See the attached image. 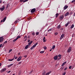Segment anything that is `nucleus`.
<instances>
[{"label":"nucleus","mask_w":75,"mask_h":75,"mask_svg":"<svg viewBox=\"0 0 75 75\" xmlns=\"http://www.w3.org/2000/svg\"><path fill=\"white\" fill-rule=\"evenodd\" d=\"M64 18V16L63 15H62L59 17V20H63Z\"/></svg>","instance_id":"obj_1"},{"label":"nucleus","mask_w":75,"mask_h":75,"mask_svg":"<svg viewBox=\"0 0 75 75\" xmlns=\"http://www.w3.org/2000/svg\"><path fill=\"white\" fill-rule=\"evenodd\" d=\"M71 50L72 47H70L67 50V52L69 53L71 52Z\"/></svg>","instance_id":"obj_2"},{"label":"nucleus","mask_w":75,"mask_h":75,"mask_svg":"<svg viewBox=\"0 0 75 75\" xmlns=\"http://www.w3.org/2000/svg\"><path fill=\"white\" fill-rule=\"evenodd\" d=\"M6 68H4L2 69L1 71V73H3V72H4V71H6Z\"/></svg>","instance_id":"obj_3"},{"label":"nucleus","mask_w":75,"mask_h":75,"mask_svg":"<svg viewBox=\"0 0 75 75\" xmlns=\"http://www.w3.org/2000/svg\"><path fill=\"white\" fill-rule=\"evenodd\" d=\"M4 40V38L3 37H1L0 38V42H3Z\"/></svg>","instance_id":"obj_4"},{"label":"nucleus","mask_w":75,"mask_h":75,"mask_svg":"<svg viewBox=\"0 0 75 75\" xmlns=\"http://www.w3.org/2000/svg\"><path fill=\"white\" fill-rule=\"evenodd\" d=\"M64 36H65V35H64V34H62L61 35V37L60 38V40H62V38H63L64 37Z\"/></svg>","instance_id":"obj_5"},{"label":"nucleus","mask_w":75,"mask_h":75,"mask_svg":"<svg viewBox=\"0 0 75 75\" xmlns=\"http://www.w3.org/2000/svg\"><path fill=\"white\" fill-rule=\"evenodd\" d=\"M0 8L1 11H3V10L5 9V7L4 6H3L2 7Z\"/></svg>","instance_id":"obj_6"},{"label":"nucleus","mask_w":75,"mask_h":75,"mask_svg":"<svg viewBox=\"0 0 75 75\" xmlns=\"http://www.w3.org/2000/svg\"><path fill=\"white\" fill-rule=\"evenodd\" d=\"M22 58V57L21 56H20L18 59H17V61H20V60H21V58Z\"/></svg>","instance_id":"obj_7"},{"label":"nucleus","mask_w":75,"mask_h":75,"mask_svg":"<svg viewBox=\"0 0 75 75\" xmlns=\"http://www.w3.org/2000/svg\"><path fill=\"white\" fill-rule=\"evenodd\" d=\"M57 58L58 59H60L61 58V55L59 54L57 57Z\"/></svg>","instance_id":"obj_8"},{"label":"nucleus","mask_w":75,"mask_h":75,"mask_svg":"<svg viewBox=\"0 0 75 75\" xmlns=\"http://www.w3.org/2000/svg\"><path fill=\"white\" fill-rule=\"evenodd\" d=\"M69 14V13L67 12L65 14L64 16L65 17H66V16H68Z\"/></svg>","instance_id":"obj_9"},{"label":"nucleus","mask_w":75,"mask_h":75,"mask_svg":"<svg viewBox=\"0 0 75 75\" xmlns=\"http://www.w3.org/2000/svg\"><path fill=\"white\" fill-rule=\"evenodd\" d=\"M35 8L33 9L31 11V13H34V12H35Z\"/></svg>","instance_id":"obj_10"},{"label":"nucleus","mask_w":75,"mask_h":75,"mask_svg":"<svg viewBox=\"0 0 75 75\" xmlns=\"http://www.w3.org/2000/svg\"><path fill=\"white\" fill-rule=\"evenodd\" d=\"M68 7V6H67L66 5L65 6L64 8V10H66L67 8Z\"/></svg>","instance_id":"obj_11"},{"label":"nucleus","mask_w":75,"mask_h":75,"mask_svg":"<svg viewBox=\"0 0 75 75\" xmlns=\"http://www.w3.org/2000/svg\"><path fill=\"white\" fill-rule=\"evenodd\" d=\"M57 58H58V56H57V55H56L54 57V60H57Z\"/></svg>","instance_id":"obj_12"},{"label":"nucleus","mask_w":75,"mask_h":75,"mask_svg":"<svg viewBox=\"0 0 75 75\" xmlns=\"http://www.w3.org/2000/svg\"><path fill=\"white\" fill-rule=\"evenodd\" d=\"M12 65H13V64H12L10 65H8V68H10V67H11V66H12Z\"/></svg>","instance_id":"obj_13"},{"label":"nucleus","mask_w":75,"mask_h":75,"mask_svg":"<svg viewBox=\"0 0 75 75\" xmlns=\"http://www.w3.org/2000/svg\"><path fill=\"white\" fill-rule=\"evenodd\" d=\"M43 42H46V41H47V40L45 39V37H44L43 39Z\"/></svg>","instance_id":"obj_14"},{"label":"nucleus","mask_w":75,"mask_h":75,"mask_svg":"<svg viewBox=\"0 0 75 75\" xmlns=\"http://www.w3.org/2000/svg\"><path fill=\"white\" fill-rule=\"evenodd\" d=\"M61 28V25H59L57 27V29H59Z\"/></svg>","instance_id":"obj_15"},{"label":"nucleus","mask_w":75,"mask_h":75,"mask_svg":"<svg viewBox=\"0 0 75 75\" xmlns=\"http://www.w3.org/2000/svg\"><path fill=\"white\" fill-rule=\"evenodd\" d=\"M38 44V43H36L33 45V47H34V48L35 47H36V46H37V45Z\"/></svg>","instance_id":"obj_16"},{"label":"nucleus","mask_w":75,"mask_h":75,"mask_svg":"<svg viewBox=\"0 0 75 75\" xmlns=\"http://www.w3.org/2000/svg\"><path fill=\"white\" fill-rule=\"evenodd\" d=\"M66 63H67V62H64L62 64V66L63 67V66H64V65H65V64H66Z\"/></svg>","instance_id":"obj_17"},{"label":"nucleus","mask_w":75,"mask_h":75,"mask_svg":"<svg viewBox=\"0 0 75 75\" xmlns=\"http://www.w3.org/2000/svg\"><path fill=\"white\" fill-rule=\"evenodd\" d=\"M50 73H51V71H50L49 72L47 73L45 75H49Z\"/></svg>","instance_id":"obj_18"},{"label":"nucleus","mask_w":75,"mask_h":75,"mask_svg":"<svg viewBox=\"0 0 75 75\" xmlns=\"http://www.w3.org/2000/svg\"><path fill=\"white\" fill-rule=\"evenodd\" d=\"M69 23H70V22H69L68 23H67L66 24H65V27H67L68 26V25L69 24Z\"/></svg>","instance_id":"obj_19"},{"label":"nucleus","mask_w":75,"mask_h":75,"mask_svg":"<svg viewBox=\"0 0 75 75\" xmlns=\"http://www.w3.org/2000/svg\"><path fill=\"white\" fill-rule=\"evenodd\" d=\"M74 27V24H73L71 27V28L72 29V28H73Z\"/></svg>","instance_id":"obj_20"},{"label":"nucleus","mask_w":75,"mask_h":75,"mask_svg":"<svg viewBox=\"0 0 75 75\" xmlns=\"http://www.w3.org/2000/svg\"><path fill=\"white\" fill-rule=\"evenodd\" d=\"M7 17H5L3 19V22H4V21H6V18Z\"/></svg>","instance_id":"obj_21"},{"label":"nucleus","mask_w":75,"mask_h":75,"mask_svg":"<svg viewBox=\"0 0 75 75\" xmlns=\"http://www.w3.org/2000/svg\"><path fill=\"white\" fill-rule=\"evenodd\" d=\"M59 16V14H58V13H56V18L58 17Z\"/></svg>","instance_id":"obj_22"},{"label":"nucleus","mask_w":75,"mask_h":75,"mask_svg":"<svg viewBox=\"0 0 75 75\" xmlns=\"http://www.w3.org/2000/svg\"><path fill=\"white\" fill-rule=\"evenodd\" d=\"M33 43V41H31L30 42L28 43V45H30V44H31Z\"/></svg>","instance_id":"obj_23"},{"label":"nucleus","mask_w":75,"mask_h":75,"mask_svg":"<svg viewBox=\"0 0 75 75\" xmlns=\"http://www.w3.org/2000/svg\"><path fill=\"white\" fill-rule=\"evenodd\" d=\"M8 61H13L14 60V59H8Z\"/></svg>","instance_id":"obj_24"},{"label":"nucleus","mask_w":75,"mask_h":75,"mask_svg":"<svg viewBox=\"0 0 75 75\" xmlns=\"http://www.w3.org/2000/svg\"><path fill=\"white\" fill-rule=\"evenodd\" d=\"M21 38V37L20 36H17L16 38L17 39V40H18V38Z\"/></svg>","instance_id":"obj_25"},{"label":"nucleus","mask_w":75,"mask_h":75,"mask_svg":"<svg viewBox=\"0 0 75 75\" xmlns=\"http://www.w3.org/2000/svg\"><path fill=\"white\" fill-rule=\"evenodd\" d=\"M29 46L28 45H26L25 47V49H27V48H28V46Z\"/></svg>","instance_id":"obj_26"},{"label":"nucleus","mask_w":75,"mask_h":75,"mask_svg":"<svg viewBox=\"0 0 75 75\" xmlns=\"http://www.w3.org/2000/svg\"><path fill=\"white\" fill-rule=\"evenodd\" d=\"M55 45H53V46H52V49H53V50L55 49Z\"/></svg>","instance_id":"obj_27"},{"label":"nucleus","mask_w":75,"mask_h":75,"mask_svg":"<svg viewBox=\"0 0 75 75\" xmlns=\"http://www.w3.org/2000/svg\"><path fill=\"white\" fill-rule=\"evenodd\" d=\"M45 75V71H44L42 73V75Z\"/></svg>","instance_id":"obj_28"},{"label":"nucleus","mask_w":75,"mask_h":75,"mask_svg":"<svg viewBox=\"0 0 75 75\" xmlns=\"http://www.w3.org/2000/svg\"><path fill=\"white\" fill-rule=\"evenodd\" d=\"M20 21V19H18L17 20L15 21V22H16V23H17L18 22Z\"/></svg>","instance_id":"obj_29"},{"label":"nucleus","mask_w":75,"mask_h":75,"mask_svg":"<svg viewBox=\"0 0 75 75\" xmlns=\"http://www.w3.org/2000/svg\"><path fill=\"white\" fill-rule=\"evenodd\" d=\"M17 39L16 38V39H15L14 40H13V42H15V41H17Z\"/></svg>","instance_id":"obj_30"},{"label":"nucleus","mask_w":75,"mask_h":75,"mask_svg":"<svg viewBox=\"0 0 75 75\" xmlns=\"http://www.w3.org/2000/svg\"><path fill=\"white\" fill-rule=\"evenodd\" d=\"M39 33L38 32L36 33V35H39Z\"/></svg>","instance_id":"obj_31"},{"label":"nucleus","mask_w":75,"mask_h":75,"mask_svg":"<svg viewBox=\"0 0 75 75\" xmlns=\"http://www.w3.org/2000/svg\"><path fill=\"white\" fill-rule=\"evenodd\" d=\"M12 49H11L10 50H9V53H10V52H11V51H12Z\"/></svg>","instance_id":"obj_32"},{"label":"nucleus","mask_w":75,"mask_h":75,"mask_svg":"<svg viewBox=\"0 0 75 75\" xmlns=\"http://www.w3.org/2000/svg\"><path fill=\"white\" fill-rule=\"evenodd\" d=\"M58 33L57 32H56L54 33V35H58Z\"/></svg>","instance_id":"obj_33"},{"label":"nucleus","mask_w":75,"mask_h":75,"mask_svg":"<svg viewBox=\"0 0 75 75\" xmlns=\"http://www.w3.org/2000/svg\"><path fill=\"white\" fill-rule=\"evenodd\" d=\"M32 35H35V33L34 32H33L32 33Z\"/></svg>","instance_id":"obj_34"},{"label":"nucleus","mask_w":75,"mask_h":75,"mask_svg":"<svg viewBox=\"0 0 75 75\" xmlns=\"http://www.w3.org/2000/svg\"><path fill=\"white\" fill-rule=\"evenodd\" d=\"M33 48H34V47L33 46L31 48L30 50H33Z\"/></svg>","instance_id":"obj_35"},{"label":"nucleus","mask_w":75,"mask_h":75,"mask_svg":"<svg viewBox=\"0 0 75 75\" xmlns=\"http://www.w3.org/2000/svg\"><path fill=\"white\" fill-rule=\"evenodd\" d=\"M44 51H41L40 52V53H41V54L44 53Z\"/></svg>","instance_id":"obj_36"},{"label":"nucleus","mask_w":75,"mask_h":75,"mask_svg":"<svg viewBox=\"0 0 75 75\" xmlns=\"http://www.w3.org/2000/svg\"><path fill=\"white\" fill-rule=\"evenodd\" d=\"M52 29H50L49 30H48V32H50V31H52Z\"/></svg>","instance_id":"obj_37"},{"label":"nucleus","mask_w":75,"mask_h":75,"mask_svg":"<svg viewBox=\"0 0 75 75\" xmlns=\"http://www.w3.org/2000/svg\"><path fill=\"white\" fill-rule=\"evenodd\" d=\"M28 0H25L23 1V2L24 3V2H26V1H28Z\"/></svg>","instance_id":"obj_38"},{"label":"nucleus","mask_w":75,"mask_h":75,"mask_svg":"<svg viewBox=\"0 0 75 75\" xmlns=\"http://www.w3.org/2000/svg\"><path fill=\"white\" fill-rule=\"evenodd\" d=\"M75 1V0H73L71 1V3H74Z\"/></svg>","instance_id":"obj_39"},{"label":"nucleus","mask_w":75,"mask_h":75,"mask_svg":"<svg viewBox=\"0 0 75 75\" xmlns=\"http://www.w3.org/2000/svg\"><path fill=\"white\" fill-rule=\"evenodd\" d=\"M24 0H20V2H23V1H24Z\"/></svg>","instance_id":"obj_40"},{"label":"nucleus","mask_w":75,"mask_h":75,"mask_svg":"<svg viewBox=\"0 0 75 75\" xmlns=\"http://www.w3.org/2000/svg\"><path fill=\"white\" fill-rule=\"evenodd\" d=\"M43 48L45 49V50H46L47 49V47L45 46Z\"/></svg>","instance_id":"obj_41"},{"label":"nucleus","mask_w":75,"mask_h":75,"mask_svg":"<svg viewBox=\"0 0 75 75\" xmlns=\"http://www.w3.org/2000/svg\"><path fill=\"white\" fill-rule=\"evenodd\" d=\"M7 42V41H5L4 42V44H6Z\"/></svg>","instance_id":"obj_42"},{"label":"nucleus","mask_w":75,"mask_h":75,"mask_svg":"<svg viewBox=\"0 0 75 75\" xmlns=\"http://www.w3.org/2000/svg\"><path fill=\"white\" fill-rule=\"evenodd\" d=\"M8 6H9V4H7V6H6V7H8Z\"/></svg>","instance_id":"obj_43"},{"label":"nucleus","mask_w":75,"mask_h":75,"mask_svg":"<svg viewBox=\"0 0 75 75\" xmlns=\"http://www.w3.org/2000/svg\"><path fill=\"white\" fill-rule=\"evenodd\" d=\"M21 64V62H19L18 63V65H19V64Z\"/></svg>","instance_id":"obj_44"},{"label":"nucleus","mask_w":75,"mask_h":75,"mask_svg":"<svg viewBox=\"0 0 75 75\" xmlns=\"http://www.w3.org/2000/svg\"><path fill=\"white\" fill-rule=\"evenodd\" d=\"M65 74H66V72H65L62 75H65Z\"/></svg>","instance_id":"obj_45"},{"label":"nucleus","mask_w":75,"mask_h":75,"mask_svg":"<svg viewBox=\"0 0 75 75\" xmlns=\"http://www.w3.org/2000/svg\"><path fill=\"white\" fill-rule=\"evenodd\" d=\"M2 44L0 45V48H1V47H2Z\"/></svg>","instance_id":"obj_46"},{"label":"nucleus","mask_w":75,"mask_h":75,"mask_svg":"<svg viewBox=\"0 0 75 75\" xmlns=\"http://www.w3.org/2000/svg\"><path fill=\"white\" fill-rule=\"evenodd\" d=\"M72 67V66H70L69 67V69H71V67Z\"/></svg>","instance_id":"obj_47"},{"label":"nucleus","mask_w":75,"mask_h":75,"mask_svg":"<svg viewBox=\"0 0 75 75\" xmlns=\"http://www.w3.org/2000/svg\"><path fill=\"white\" fill-rule=\"evenodd\" d=\"M11 72V71H7V73H8H8H10V72Z\"/></svg>","instance_id":"obj_48"},{"label":"nucleus","mask_w":75,"mask_h":75,"mask_svg":"<svg viewBox=\"0 0 75 75\" xmlns=\"http://www.w3.org/2000/svg\"><path fill=\"white\" fill-rule=\"evenodd\" d=\"M30 40H28V42H30Z\"/></svg>","instance_id":"obj_49"},{"label":"nucleus","mask_w":75,"mask_h":75,"mask_svg":"<svg viewBox=\"0 0 75 75\" xmlns=\"http://www.w3.org/2000/svg\"><path fill=\"white\" fill-rule=\"evenodd\" d=\"M67 67H66L65 69H64V70H65H65H67Z\"/></svg>","instance_id":"obj_50"},{"label":"nucleus","mask_w":75,"mask_h":75,"mask_svg":"<svg viewBox=\"0 0 75 75\" xmlns=\"http://www.w3.org/2000/svg\"><path fill=\"white\" fill-rule=\"evenodd\" d=\"M27 38V36H25V37H24V38L25 39Z\"/></svg>","instance_id":"obj_51"},{"label":"nucleus","mask_w":75,"mask_h":75,"mask_svg":"<svg viewBox=\"0 0 75 75\" xmlns=\"http://www.w3.org/2000/svg\"><path fill=\"white\" fill-rule=\"evenodd\" d=\"M2 3V0H0V4H1V3Z\"/></svg>","instance_id":"obj_52"},{"label":"nucleus","mask_w":75,"mask_h":75,"mask_svg":"<svg viewBox=\"0 0 75 75\" xmlns=\"http://www.w3.org/2000/svg\"><path fill=\"white\" fill-rule=\"evenodd\" d=\"M17 57H16L15 58V59H17Z\"/></svg>","instance_id":"obj_53"},{"label":"nucleus","mask_w":75,"mask_h":75,"mask_svg":"<svg viewBox=\"0 0 75 75\" xmlns=\"http://www.w3.org/2000/svg\"><path fill=\"white\" fill-rule=\"evenodd\" d=\"M70 15L72 14V12H71V13H70Z\"/></svg>","instance_id":"obj_54"},{"label":"nucleus","mask_w":75,"mask_h":75,"mask_svg":"<svg viewBox=\"0 0 75 75\" xmlns=\"http://www.w3.org/2000/svg\"><path fill=\"white\" fill-rule=\"evenodd\" d=\"M30 36H28V38H30Z\"/></svg>","instance_id":"obj_55"},{"label":"nucleus","mask_w":75,"mask_h":75,"mask_svg":"<svg viewBox=\"0 0 75 75\" xmlns=\"http://www.w3.org/2000/svg\"><path fill=\"white\" fill-rule=\"evenodd\" d=\"M1 66V63H0V67Z\"/></svg>","instance_id":"obj_56"},{"label":"nucleus","mask_w":75,"mask_h":75,"mask_svg":"<svg viewBox=\"0 0 75 75\" xmlns=\"http://www.w3.org/2000/svg\"><path fill=\"white\" fill-rule=\"evenodd\" d=\"M27 55H25L24 56V57H25V58H26V57H27Z\"/></svg>","instance_id":"obj_57"},{"label":"nucleus","mask_w":75,"mask_h":75,"mask_svg":"<svg viewBox=\"0 0 75 75\" xmlns=\"http://www.w3.org/2000/svg\"><path fill=\"white\" fill-rule=\"evenodd\" d=\"M2 22H3V20H1V23H2Z\"/></svg>","instance_id":"obj_58"},{"label":"nucleus","mask_w":75,"mask_h":75,"mask_svg":"<svg viewBox=\"0 0 75 75\" xmlns=\"http://www.w3.org/2000/svg\"><path fill=\"white\" fill-rule=\"evenodd\" d=\"M3 4L5 3V1H4L3 2Z\"/></svg>","instance_id":"obj_59"},{"label":"nucleus","mask_w":75,"mask_h":75,"mask_svg":"<svg viewBox=\"0 0 75 75\" xmlns=\"http://www.w3.org/2000/svg\"><path fill=\"white\" fill-rule=\"evenodd\" d=\"M20 53H18V55H20Z\"/></svg>","instance_id":"obj_60"},{"label":"nucleus","mask_w":75,"mask_h":75,"mask_svg":"<svg viewBox=\"0 0 75 75\" xmlns=\"http://www.w3.org/2000/svg\"><path fill=\"white\" fill-rule=\"evenodd\" d=\"M26 40H27V39H26L25 40V41H26Z\"/></svg>","instance_id":"obj_61"},{"label":"nucleus","mask_w":75,"mask_h":75,"mask_svg":"<svg viewBox=\"0 0 75 75\" xmlns=\"http://www.w3.org/2000/svg\"><path fill=\"white\" fill-rule=\"evenodd\" d=\"M50 51H51L52 50H50Z\"/></svg>","instance_id":"obj_62"},{"label":"nucleus","mask_w":75,"mask_h":75,"mask_svg":"<svg viewBox=\"0 0 75 75\" xmlns=\"http://www.w3.org/2000/svg\"><path fill=\"white\" fill-rule=\"evenodd\" d=\"M21 74V73H20V74H18V75H20V74Z\"/></svg>","instance_id":"obj_63"},{"label":"nucleus","mask_w":75,"mask_h":75,"mask_svg":"<svg viewBox=\"0 0 75 75\" xmlns=\"http://www.w3.org/2000/svg\"><path fill=\"white\" fill-rule=\"evenodd\" d=\"M74 4H75V2H74Z\"/></svg>","instance_id":"obj_64"}]
</instances>
